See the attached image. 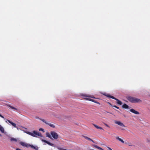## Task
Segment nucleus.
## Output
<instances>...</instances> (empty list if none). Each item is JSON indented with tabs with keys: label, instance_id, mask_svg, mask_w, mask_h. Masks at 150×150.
Masks as SVG:
<instances>
[{
	"label": "nucleus",
	"instance_id": "obj_12",
	"mask_svg": "<svg viewBox=\"0 0 150 150\" xmlns=\"http://www.w3.org/2000/svg\"><path fill=\"white\" fill-rule=\"evenodd\" d=\"M93 146L94 147H95V148H96L97 149H98L99 150H104L102 148H101V147L98 146H97L96 145H93Z\"/></svg>",
	"mask_w": 150,
	"mask_h": 150
},
{
	"label": "nucleus",
	"instance_id": "obj_17",
	"mask_svg": "<svg viewBox=\"0 0 150 150\" xmlns=\"http://www.w3.org/2000/svg\"><path fill=\"white\" fill-rule=\"evenodd\" d=\"M0 131L2 133L4 132V129L2 126L0 125Z\"/></svg>",
	"mask_w": 150,
	"mask_h": 150
},
{
	"label": "nucleus",
	"instance_id": "obj_33",
	"mask_svg": "<svg viewBox=\"0 0 150 150\" xmlns=\"http://www.w3.org/2000/svg\"><path fill=\"white\" fill-rule=\"evenodd\" d=\"M16 150H21V149L19 148H16Z\"/></svg>",
	"mask_w": 150,
	"mask_h": 150
},
{
	"label": "nucleus",
	"instance_id": "obj_15",
	"mask_svg": "<svg viewBox=\"0 0 150 150\" xmlns=\"http://www.w3.org/2000/svg\"><path fill=\"white\" fill-rule=\"evenodd\" d=\"M82 96H84V97H91V98H95V97L91 96H90V95H89L82 94Z\"/></svg>",
	"mask_w": 150,
	"mask_h": 150
},
{
	"label": "nucleus",
	"instance_id": "obj_34",
	"mask_svg": "<svg viewBox=\"0 0 150 150\" xmlns=\"http://www.w3.org/2000/svg\"><path fill=\"white\" fill-rule=\"evenodd\" d=\"M2 136L1 134H0V137H1Z\"/></svg>",
	"mask_w": 150,
	"mask_h": 150
},
{
	"label": "nucleus",
	"instance_id": "obj_13",
	"mask_svg": "<svg viewBox=\"0 0 150 150\" xmlns=\"http://www.w3.org/2000/svg\"><path fill=\"white\" fill-rule=\"evenodd\" d=\"M8 122L10 123L11 125H12L13 126H14V127H16V124L13 122H12L10 120H8Z\"/></svg>",
	"mask_w": 150,
	"mask_h": 150
},
{
	"label": "nucleus",
	"instance_id": "obj_26",
	"mask_svg": "<svg viewBox=\"0 0 150 150\" xmlns=\"http://www.w3.org/2000/svg\"><path fill=\"white\" fill-rule=\"evenodd\" d=\"M34 149H35V150H37L38 149V148L37 146H34Z\"/></svg>",
	"mask_w": 150,
	"mask_h": 150
},
{
	"label": "nucleus",
	"instance_id": "obj_10",
	"mask_svg": "<svg viewBox=\"0 0 150 150\" xmlns=\"http://www.w3.org/2000/svg\"><path fill=\"white\" fill-rule=\"evenodd\" d=\"M122 107L123 108L125 109H128L129 106L128 105H127L126 104L124 103L122 106Z\"/></svg>",
	"mask_w": 150,
	"mask_h": 150
},
{
	"label": "nucleus",
	"instance_id": "obj_28",
	"mask_svg": "<svg viewBox=\"0 0 150 150\" xmlns=\"http://www.w3.org/2000/svg\"><path fill=\"white\" fill-rule=\"evenodd\" d=\"M86 99L88 100H89V101H91V100H93V99H90V98H86Z\"/></svg>",
	"mask_w": 150,
	"mask_h": 150
},
{
	"label": "nucleus",
	"instance_id": "obj_24",
	"mask_svg": "<svg viewBox=\"0 0 150 150\" xmlns=\"http://www.w3.org/2000/svg\"><path fill=\"white\" fill-rule=\"evenodd\" d=\"M28 145L29 146H29H30L31 148H33L34 149V146H33V145H31L30 144H28Z\"/></svg>",
	"mask_w": 150,
	"mask_h": 150
},
{
	"label": "nucleus",
	"instance_id": "obj_21",
	"mask_svg": "<svg viewBox=\"0 0 150 150\" xmlns=\"http://www.w3.org/2000/svg\"><path fill=\"white\" fill-rule=\"evenodd\" d=\"M146 142L150 145V137L147 139Z\"/></svg>",
	"mask_w": 150,
	"mask_h": 150
},
{
	"label": "nucleus",
	"instance_id": "obj_8",
	"mask_svg": "<svg viewBox=\"0 0 150 150\" xmlns=\"http://www.w3.org/2000/svg\"><path fill=\"white\" fill-rule=\"evenodd\" d=\"M130 111L131 112L136 114L139 115V113L138 112L135 110L133 109H130Z\"/></svg>",
	"mask_w": 150,
	"mask_h": 150
},
{
	"label": "nucleus",
	"instance_id": "obj_5",
	"mask_svg": "<svg viewBox=\"0 0 150 150\" xmlns=\"http://www.w3.org/2000/svg\"><path fill=\"white\" fill-rule=\"evenodd\" d=\"M115 123L116 124H117L120 126H122V127H125V126L124 125V124L120 122V121L115 120Z\"/></svg>",
	"mask_w": 150,
	"mask_h": 150
},
{
	"label": "nucleus",
	"instance_id": "obj_25",
	"mask_svg": "<svg viewBox=\"0 0 150 150\" xmlns=\"http://www.w3.org/2000/svg\"><path fill=\"white\" fill-rule=\"evenodd\" d=\"M104 124L106 127H108L109 128L110 127V126L108 125L107 124H106V123H104Z\"/></svg>",
	"mask_w": 150,
	"mask_h": 150
},
{
	"label": "nucleus",
	"instance_id": "obj_32",
	"mask_svg": "<svg viewBox=\"0 0 150 150\" xmlns=\"http://www.w3.org/2000/svg\"><path fill=\"white\" fill-rule=\"evenodd\" d=\"M0 117L3 118H4V117L0 114Z\"/></svg>",
	"mask_w": 150,
	"mask_h": 150
},
{
	"label": "nucleus",
	"instance_id": "obj_4",
	"mask_svg": "<svg viewBox=\"0 0 150 150\" xmlns=\"http://www.w3.org/2000/svg\"><path fill=\"white\" fill-rule=\"evenodd\" d=\"M51 134L52 137L55 139H57L58 137V134L52 131L51 132Z\"/></svg>",
	"mask_w": 150,
	"mask_h": 150
},
{
	"label": "nucleus",
	"instance_id": "obj_3",
	"mask_svg": "<svg viewBox=\"0 0 150 150\" xmlns=\"http://www.w3.org/2000/svg\"><path fill=\"white\" fill-rule=\"evenodd\" d=\"M103 94L104 95L106 96H107L108 97H109V98H112V99L115 100H116L117 101V104H119L120 105H122V103L121 101H120V100H119L117 99V98H115L113 96H110L109 94H107L105 93Z\"/></svg>",
	"mask_w": 150,
	"mask_h": 150
},
{
	"label": "nucleus",
	"instance_id": "obj_23",
	"mask_svg": "<svg viewBox=\"0 0 150 150\" xmlns=\"http://www.w3.org/2000/svg\"><path fill=\"white\" fill-rule=\"evenodd\" d=\"M41 120H42L43 122H44L46 124H47L48 123H47L46 121L44 120V119H40Z\"/></svg>",
	"mask_w": 150,
	"mask_h": 150
},
{
	"label": "nucleus",
	"instance_id": "obj_14",
	"mask_svg": "<svg viewBox=\"0 0 150 150\" xmlns=\"http://www.w3.org/2000/svg\"><path fill=\"white\" fill-rule=\"evenodd\" d=\"M116 139L117 140H118L119 141L123 143H124V142L122 139L119 138L118 137H116Z\"/></svg>",
	"mask_w": 150,
	"mask_h": 150
},
{
	"label": "nucleus",
	"instance_id": "obj_6",
	"mask_svg": "<svg viewBox=\"0 0 150 150\" xmlns=\"http://www.w3.org/2000/svg\"><path fill=\"white\" fill-rule=\"evenodd\" d=\"M20 144L22 146H25L26 147H29V146L28 145V144L27 143H25L23 142H21L20 143Z\"/></svg>",
	"mask_w": 150,
	"mask_h": 150
},
{
	"label": "nucleus",
	"instance_id": "obj_22",
	"mask_svg": "<svg viewBox=\"0 0 150 150\" xmlns=\"http://www.w3.org/2000/svg\"><path fill=\"white\" fill-rule=\"evenodd\" d=\"M91 101L93 102L94 103H96L99 104H100V103H99V102L96 101L94 100H91Z\"/></svg>",
	"mask_w": 150,
	"mask_h": 150
},
{
	"label": "nucleus",
	"instance_id": "obj_29",
	"mask_svg": "<svg viewBox=\"0 0 150 150\" xmlns=\"http://www.w3.org/2000/svg\"><path fill=\"white\" fill-rule=\"evenodd\" d=\"M40 131H43V132H44V129L42 128H40L39 129Z\"/></svg>",
	"mask_w": 150,
	"mask_h": 150
},
{
	"label": "nucleus",
	"instance_id": "obj_31",
	"mask_svg": "<svg viewBox=\"0 0 150 150\" xmlns=\"http://www.w3.org/2000/svg\"><path fill=\"white\" fill-rule=\"evenodd\" d=\"M108 103L112 107V105L109 102H108Z\"/></svg>",
	"mask_w": 150,
	"mask_h": 150
},
{
	"label": "nucleus",
	"instance_id": "obj_7",
	"mask_svg": "<svg viewBox=\"0 0 150 150\" xmlns=\"http://www.w3.org/2000/svg\"><path fill=\"white\" fill-rule=\"evenodd\" d=\"M42 142H45V143H46L47 144H48L50 146H54V144H53L51 143L46 140L42 139Z\"/></svg>",
	"mask_w": 150,
	"mask_h": 150
},
{
	"label": "nucleus",
	"instance_id": "obj_18",
	"mask_svg": "<svg viewBox=\"0 0 150 150\" xmlns=\"http://www.w3.org/2000/svg\"><path fill=\"white\" fill-rule=\"evenodd\" d=\"M7 105L9 107H10L11 108V109H13L15 110H17V109L16 108L11 106L10 105Z\"/></svg>",
	"mask_w": 150,
	"mask_h": 150
},
{
	"label": "nucleus",
	"instance_id": "obj_30",
	"mask_svg": "<svg viewBox=\"0 0 150 150\" xmlns=\"http://www.w3.org/2000/svg\"><path fill=\"white\" fill-rule=\"evenodd\" d=\"M107 148L109 150H112L111 149V148H110V147L108 146L107 147Z\"/></svg>",
	"mask_w": 150,
	"mask_h": 150
},
{
	"label": "nucleus",
	"instance_id": "obj_9",
	"mask_svg": "<svg viewBox=\"0 0 150 150\" xmlns=\"http://www.w3.org/2000/svg\"><path fill=\"white\" fill-rule=\"evenodd\" d=\"M83 137L85 139L89 141H91L92 142H94L93 141L92 139H91V138L88 137H86V136H83Z\"/></svg>",
	"mask_w": 150,
	"mask_h": 150
},
{
	"label": "nucleus",
	"instance_id": "obj_2",
	"mask_svg": "<svg viewBox=\"0 0 150 150\" xmlns=\"http://www.w3.org/2000/svg\"><path fill=\"white\" fill-rule=\"evenodd\" d=\"M25 132L33 137H37L38 136L40 137H42V134L40 132L35 131H34L33 133L28 131H26Z\"/></svg>",
	"mask_w": 150,
	"mask_h": 150
},
{
	"label": "nucleus",
	"instance_id": "obj_20",
	"mask_svg": "<svg viewBox=\"0 0 150 150\" xmlns=\"http://www.w3.org/2000/svg\"><path fill=\"white\" fill-rule=\"evenodd\" d=\"M46 136L47 137H49L50 139H52L51 136V135L48 133H46Z\"/></svg>",
	"mask_w": 150,
	"mask_h": 150
},
{
	"label": "nucleus",
	"instance_id": "obj_27",
	"mask_svg": "<svg viewBox=\"0 0 150 150\" xmlns=\"http://www.w3.org/2000/svg\"><path fill=\"white\" fill-rule=\"evenodd\" d=\"M113 107H115L116 108H117V109H119V107L116 106V105H113L112 106Z\"/></svg>",
	"mask_w": 150,
	"mask_h": 150
},
{
	"label": "nucleus",
	"instance_id": "obj_19",
	"mask_svg": "<svg viewBox=\"0 0 150 150\" xmlns=\"http://www.w3.org/2000/svg\"><path fill=\"white\" fill-rule=\"evenodd\" d=\"M47 125H49L50 127L52 128H54L55 127V126L53 124H51V123H48Z\"/></svg>",
	"mask_w": 150,
	"mask_h": 150
},
{
	"label": "nucleus",
	"instance_id": "obj_1",
	"mask_svg": "<svg viewBox=\"0 0 150 150\" xmlns=\"http://www.w3.org/2000/svg\"><path fill=\"white\" fill-rule=\"evenodd\" d=\"M127 99L132 103H140L142 102V100L132 96H128Z\"/></svg>",
	"mask_w": 150,
	"mask_h": 150
},
{
	"label": "nucleus",
	"instance_id": "obj_11",
	"mask_svg": "<svg viewBox=\"0 0 150 150\" xmlns=\"http://www.w3.org/2000/svg\"><path fill=\"white\" fill-rule=\"evenodd\" d=\"M93 125L96 128H97L98 129H102V130H104L103 129L102 127H100L94 124H93Z\"/></svg>",
	"mask_w": 150,
	"mask_h": 150
},
{
	"label": "nucleus",
	"instance_id": "obj_16",
	"mask_svg": "<svg viewBox=\"0 0 150 150\" xmlns=\"http://www.w3.org/2000/svg\"><path fill=\"white\" fill-rule=\"evenodd\" d=\"M10 140L11 142H16L17 141V140L16 139L14 138H11L10 139Z\"/></svg>",
	"mask_w": 150,
	"mask_h": 150
}]
</instances>
